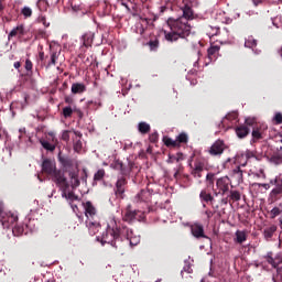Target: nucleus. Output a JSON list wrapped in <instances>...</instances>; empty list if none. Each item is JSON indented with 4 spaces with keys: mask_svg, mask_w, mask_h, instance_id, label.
Instances as JSON below:
<instances>
[{
    "mask_svg": "<svg viewBox=\"0 0 282 282\" xmlns=\"http://www.w3.org/2000/svg\"><path fill=\"white\" fill-rule=\"evenodd\" d=\"M128 184V181L124 176H121L118 178L115 187V195L118 199H123L126 197V186Z\"/></svg>",
    "mask_w": 282,
    "mask_h": 282,
    "instance_id": "9",
    "label": "nucleus"
},
{
    "mask_svg": "<svg viewBox=\"0 0 282 282\" xmlns=\"http://www.w3.org/2000/svg\"><path fill=\"white\" fill-rule=\"evenodd\" d=\"M281 213L282 212H281L280 207H273L272 210L270 212L271 218L272 219L276 218L278 216L281 215Z\"/></svg>",
    "mask_w": 282,
    "mask_h": 282,
    "instance_id": "46",
    "label": "nucleus"
},
{
    "mask_svg": "<svg viewBox=\"0 0 282 282\" xmlns=\"http://www.w3.org/2000/svg\"><path fill=\"white\" fill-rule=\"evenodd\" d=\"M65 104L70 107L74 106V99L70 96H65Z\"/></svg>",
    "mask_w": 282,
    "mask_h": 282,
    "instance_id": "59",
    "label": "nucleus"
},
{
    "mask_svg": "<svg viewBox=\"0 0 282 282\" xmlns=\"http://www.w3.org/2000/svg\"><path fill=\"white\" fill-rule=\"evenodd\" d=\"M229 184H230V178L228 176H221L217 178V182H216L217 189L215 192V195L225 196L229 192Z\"/></svg>",
    "mask_w": 282,
    "mask_h": 282,
    "instance_id": "6",
    "label": "nucleus"
},
{
    "mask_svg": "<svg viewBox=\"0 0 282 282\" xmlns=\"http://www.w3.org/2000/svg\"><path fill=\"white\" fill-rule=\"evenodd\" d=\"M227 149V144L224 142V140H216L210 149L208 150V153L212 156H220L223 155L224 151Z\"/></svg>",
    "mask_w": 282,
    "mask_h": 282,
    "instance_id": "8",
    "label": "nucleus"
},
{
    "mask_svg": "<svg viewBox=\"0 0 282 282\" xmlns=\"http://www.w3.org/2000/svg\"><path fill=\"white\" fill-rule=\"evenodd\" d=\"M57 160L65 171H68L74 166V159L68 155H63L61 152L57 155Z\"/></svg>",
    "mask_w": 282,
    "mask_h": 282,
    "instance_id": "15",
    "label": "nucleus"
},
{
    "mask_svg": "<svg viewBox=\"0 0 282 282\" xmlns=\"http://www.w3.org/2000/svg\"><path fill=\"white\" fill-rule=\"evenodd\" d=\"M183 15L180 17L181 19H185L187 22L194 20V11L189 4H184L182 7Z\"/></svg>",
    "mask_w": 282,
    "mask_h": 282,
    "instance_id": "19",
    "label": "nucleus"
},
{
    "mask_svg": "<svg viewBox=\"0 0 282 282\" xmlns=\"http://www.w3.org/2000/svg\"><path fill=\"white\" fill-rule=\"evenodd\" d=\"M271 184L275 185V187L270 192V202L275 203L282 198V185L276 180L271 181Z\"/></svg>",
    "mask_w": 282,
    "mask_h": 282,
    "instance_id": "14",
    "label": "nucleus"
},
{
    "mask_svg": "<svg viewBox=\"0 0 282 282\" xmlns=\"http://www.w3.org/2000/svg\"><path fill=\"white\" fill-rule=\"evenodd\" d=\"M139 212H137L135 209L132 210L131 207H127L126 209V214L123 216V221L131 224L132 221H134L137 219V215Z\"/></svg>",
    "mask_w": 282,
    "mask_h": 282,
    "instance_id": "21",
    "label": "nucleus"
},
{
    "mask_svg": "<svg viewBox=\"0 0 282 282\" xmlns=\"http://www.w3.org/2000/svg\"><path fill=\"white\" fill-rule=\"evenodd\" d=\"M13 67L15 69H19L21 67V63L20 62H14Z\"/></svg>",
    "mask_w": 282,
    "mask_h": 282,
    "instance_id": "64",
    "label": "nucleus"
},
{
    "mask_svg": "<svg viewBox=\"0 0 282 282\" xmlns=\"http://www.w3.org/2000/svg\"><path fill=\"white\" fill-rule=\"evenodd\" d=\"M163 142L164 144L167 147V148H180L178 147V143H177V140H173L172 138L167 137V135H164L163 137Z\"/></svg>",
    "mask_w": 282,
    "mask_h": 282,
    "instance_id": "35",
    "label": "nucleus"
},
{
    "mask_svg": "<svg viewBox=\"0 0 282 282\" xmlns=\"http://www.w3.org/2000/svg\"><path fill=\"white\" fill-rule=\"evenodd\" d=\"M272 280L273 282H282V268H278V274Z\"/></svg>",
    "mask_w": 282,
    "mask_h": 282,
    "instance_id": "49",
    "label": "nucleus"
},
{
    "mask_svg": "<svg viewBox=\"0 0 282 282\" xmlns=\"http://www.w3.org/2000/svg\"><path fill=\"white\" fill-rule=\"evenodd\" d=\"M272 161H273L275 164H281V163H282V155H281V154H278V155L272 156Z\"/></svg>",
    "mask_w": 282,
    "mask_h": 282,
    "instance_id": "53",
    "label": "nucleus"
},
{
    "mask_svg": "<svg viewBox=\"0 0 282 282\" xmlns=\"http://www.w3.org/2000/svg\"><path fill=\"white\" fill-rule=\"evenodd\" d=\"M278 227L276 225H270V227H265V229H263V237L267 241H271L274 234L276 232Z\"/></svg>",
    "mask_w": 282,
    "mask_h": 282,
    "instance_id": "23",
    "label": "nucleus"
},
{
    "mask_svg": "<svg viewBox=\"0 0 282 282\" xmlns=\"http://www.w3.org/2000/svg\"><path fill=\"white\" fill-rule=\"evenodd\" d=\"M279 248L282 249V231L279 236Z\"/></svg>",
    "mask_w": 282,
    "mask_h": 282,
    "instance_id": "63",
    "label": "nucleus"
},
{
    "mask_svg": "<svg viewBox=\"0 0 282 282\" xmlns=\"http://www.w3.org/2000/svg\"><path fill=\"white\" fill-rule=\"evenodd\" d=\"M24 36L25 35V30H24V26L23 24H19L17 25L15 28L12 29V31L9 33L8 37L9 39H12V37H15V36Z\"/></svg>",
    "mask_w": 282,
    "mask_h": 282,
    "instance_id": "26",
    "label": "nucleus"
},
{
    "mask_svg": "<svg viewBox=\"0 0 282 282\" xmlns=\"http://www.w3.org/2000/svg\"><path fill=\"white\" fill-rule=\"evenodd\" d=\"M137 33H138V34H140L141 36H143V35H144L145 30H144V28H143V25H142V24L140 25V28H138Z\"/></svg>",
    "mask_w": 282,
    "mask_h": 282,
    "instance_id": "60",
    "label": "nucleus"
},
{
    "mask_svg": "<svg viewBox=\"0 0 282 282\" xmlns=\"http://www.w3.org/2000/svg\"><path fill=\"white\" fill-rule=\"evenodd\" d=\"M191 230L192 235L197 239L207 238V236H205L203 225H198L197 223H195L194 225H192Z\"/></svg>",
    "mask_w": 282,
    "mask_h": 282,
    "instance_id": "17",
    "label": "nucleus"
},
{
    "mask_svg": "<svg viewBox=\"0 0 282 282\" xmlns=\"http://www.w3.org/2000/svg\"><path fill=\"white\" fill-rule=\"evenodd\" d=\"M232 178L236 180L238 184L243 183V171L241 170L240 165L232 169Z\"/></svg>",
    "mask_w": 282,
    "mask_h": 282,
    "instance_id": "27",
    "label": "nucleus"
},
{
    "mask_svg": "<svg viewBox=\"0 0 282 282\" xmlns=\"http://www.w3.org/2000/svg\"><path fill=\"white\" fill-rule=\"evenodd\" d=\"M73 113H76L79 119H83V117H84V112L82 111V109L75 105H73V107L66 106L63 108V116L65 119L70 118Z\"/></svg>",
    "mask_w": 282,
    "mask_h": 282,
    "instance_id": "12",
    "label": "nucleus"
},
{
    "mask_svg": "<svg viewBox=\"0 0 282 282\" xmlns=\"http://www.w3.org/2000/svg\"><path fill=\"white\" fill-rule=\"evenodd\" d=\"M220 33V28L218 26H208L207 34L209 37L217 36Z\"/></svg>",
    "mask_w": 282,
    "mask_h": 282,
    "instance_id": "39",
    "label": "nucleus"
},
{
    "mask_svg": "<svg viewBox=\"0 0 282 282\" xmlns=\"http://www.w3.org/2000/svg\"><path fill=\"white\" fill-rule=\"evenodd\" d=\"M72 10H73L74 13H78V12L82 11V7H80V4L72 3Z\"/></svg>",
    "mask_w": 282,
    "mask_h": 282,
    "instance_id": "56",
    "label": "nucleus"
},
{
    "mask_svg": "<svg viewBox=\"0 0 282 282\" xmlns=\"http://www.w3.org/2000/svg\"><path fill=\"white\" fill-rule=\"evenodd\" d=\"M70 177V186L72 188H77L80 185V182L78 180V174L75 171L69 172Z\"/></svg>",
    "mask_w": 282,
    "mask_h": 282,
    "instance_id": "32",
    "label": "nucleus"
},
{
    "mask_svg": "<svg viewBox=\"0 0 282 282\" xmlns=\"http://www.w3.org/2000/svg\"><path fill=\"white\" fill-rule=\"evenodd\" d=\"M150 130H151V127H150L149 123H147L144 121L139 123V131H140V133L148 134L150 132Z\"/></svg>",
    "mask_w": 282,
    "mask_h": 282,
    "instance_id": "38",
    "label": "nucleus"
},
{
    "mask_svg": "<svg viewBox=\"0 0 282 282\" xmlns=\"http://www.w3.org/2000/svg\"><path fill=\"white\" fill-rule=\"evenodd\" d=\"M86 107H87V109L97 110L98 108L101 107V102L100 101L88 100L86 102Z\"/></svg>",
    "mask_w": 282,
    "mask_h": 282,
    "instance_id": "40",
    "label": "nucleus"
},
{
    "mask_svg": "<svg viewBox=\"0 0 282 282\" xmlns=\"http://www.w3.org/2000/svg\"><path fill=\"white\" fill-rule=\"evenodd\" d=\"M86 91V86L83 83H74L72 85V93L74 95H80Z\"/></svg>",
    "mask_w": 282,
    "mask_h": 282,
    "instance_id": "31",
    "label": "nucleus"
},
{
    "mask_svg": "<svg viewBox=\"0 0 282 282\" xmlns=\"http://www.w3.org/2000/svg\"><path fill=\"white\" fill-rule=\"evenodd\" d=\"M58 56H59V53H57L56 51H51L50 61L47 63L44 62V66L46 67V69L56 65V61L58 59Z\"/></svg>",
    "mask_w": 282,
    "mask_h": 282,
    "instance_id": "29",
    "label": "nucleus"
},
{
    "mask_svg": "<svg viewBox=\"0 0 282 282\" xmlns=\"http://www.w3.org/2000/svg\"><path fill=\"white\" fill-rule=\"evenodd\" d=\"M171 160H175L176 162L183 161V153L178 152L177 155L171 156Z\"/></svg>",
    "mask_w": 282,
    "mask_h": 282,
    "instance_id": "57",
    "label": "nucleus"
},
{
    "mask_svg": "<svg viewBox=\"0 0 282 282\" xmlns=\"http://www.w3.org/2000/svg\"><path fill=\"white\" fill-rule=\"evenodd\" d=\"M230 199L234 200V202H239L241 199L240 192H237V189H232L230 192Z\"/></svg>",
    "mask_w": 282,
    "mask_h": 282,
    "instance_id": "45",
    "label": "nucleus"
},
{
    "mask_svg": "<svg viewBox=\"0 0 282 282\" xmlns=\"http://www.w3.org/2000/svg\"><path fill=\"white\" fill-rule=\"evenodd\" d=\"M123 238L129 241L131 247L140 243V236H133L132 229H129V227L123 225L121 220L112 218L108 224L106 231H104L100 242L102 246L108 243L118 249L121 247Z\"/></svg>",
    "mask_w": 282,
    "mask_h": 282,
    "instance_id": "1",
    "label": "nucleus"
},
{
    "mask_svg": "<svg viewBox=\"0 0 282 282\" xmlns=\"http://www.w3.org/2000/svg\"><path fill=\"white\" fill-rule=\"evenodd\" d=\"M258 45V41L252 36V35H249L247 39H246V43H245V46L247 48H256Z\"/></svg>",
    "mask_w": 282,
    "mask_h": 282,
    "instance_id": "36",
    "label": "nucleus"
},
{
    "mask_svg": "<svg viewBox=\"0 0 282 282\" xmlns=\"http://www.w3.org/2000/svg\"><path fill=\"white\" fill-rule=\"evenodd\" d=\"M188 166H189V173L191 175L196 178L199 180L203 177V173L205 170V159L202 156H196L195 154H193L189 159H188Z\"/></svg>",
    "mask_w": 282,
    "mask_h": 282,
    "instance_id": "4",
    "label": "nucleus"
},
{
    "mask_svg": "<svg viewBox=\"0 0 282 282\" xmlns=\"http://www.w3.org/2000/svg\"><path fill=\"white\" fill-rule=\"evenodd\" d=\"M61 192H62V197L65 199H69L72 202L77 200L78 196L74 194V192H68L69 191V183L67 181V177H64V181L62 182V185H56Z\"/></svg>",
    "mask_w": 282,
    "mask_h": 282,
    "instance_id": "7",
    "label": "nucleus"
},
{
    "mask_svg": "<svg viewBox=\"0 0 282 282\" xmlns=\"http://www.w3.org/2000/svg\"><path fill=\"white\" fill-rule=\"evenodd\" d=\"M167 25L171 31H164L165 40L170 43L181 42L183 46L187 44V36L191 34L192 26L185 18H169Z\"/></svg>",
    "mask_w": 282,
    "mask_h": 282,
    "instance_id": "2",
    "label": "nucleus"
},
{
    "mask_svg": "<svg viewBox=\"0 0 282 282\" xmlns=\"http://www.w3.org/2000/svg\"><path fill=\"white\" fill-rule=\"evenodd\" d=\"M17 221V216H13V214H4L3 205H0V223L2 224L3 228L8 229L10 227H13L12 231L14 236H19L23 232L22 227H15Z\"/></svg>",
    "mask_w": 282,
    "mask_h": 282,
    "instance_id": "5",
    "label": "nucleus"
},
{
    "mask_svg": "<svg viewBox=\"0 0 282 282\" xmlns=\"http://www.w3.org/2000/svg\"><path fill=\"white\" fill-rule=\"evenodd\" d=\"M32 68H33L32 62L29 58H26L25 59V70L31 72Z\"/></svg>",
    "mask_w": 282,
    "mask_h": 282,
    "instance_id": "55",
    "label": "nucleus"
},
{
    "mask_svg": "<svg viewBox=\"0 0 282 282\" xmlns=\"http://www.w3.org/2000/svg\"><path fill=\"white\" fill-rule=\"evenodd\" d=\"M199 198L202 200V203H206V204H210L213 205L215 202L214 196H212L210 192H208V189H202L200 194H199Z\"/></svg>",
    "mask_w": 282,
    "mask_h": 282,
    "instance_id": "22",
    "label": "nucleus"
},
{
    "mask_svg": "<svg viewBox=\"0 0 282 282\" xmlns=\"http://www.w3.org/2000/svg\"><path fill=\"white\" fill-rule=\"evenodd\" d=\"M225 119L229 120V121H234V120H237L238 119V112L237 111H232V112H229Z\"/></svg>",
    "mask_w": 282,
    "mask_h": 282,
    "instance_id": "48",
    "label": "nucleus"
},
{
    "mask_svg": "<svg viewBox=\"0 0 282 282\" xmlns=\"http://www.w3.org/2000/svg\"><path fill=\"white\" fill-rule=\"evenodd\" d=\"M112 166L115 170L117 171H120L122 175H126L128 173L127 169L124 167L122 161L120 160H116L113 163H112Z\"/></svg>",
    "mask_w": 282,
    "mask_h": 282,
    "instance_id": "34",
    "label": "nucleus"
},
{
    "mask_svg": "<svg viewBox=\"0 0 282 282\" xmlns=\"http://www.w3.org/2000/svg\"><path fill=\"white\" fill-rule=\"evenodd\" d=\"M6 8L4 0H0V13L3 12Z\"/></svg>",
    "mask_w": 282,
    "mask_h": 282,
    "instance_id": "62",
    "label": "nucleus"
},
{
    "mask_svg": "<svg viewBox=\"0 0 282 282\" xmlns=\"http://www.w3.org/2000/svg\"><path fill=\"white\" fill-rule=\"evenodd\" d=\"M253 186L263 187V188H265L267 191L270 189L269 183H253Z\"/></svg>",
    "mask_w": 282,
    "mask_h": 282,
    "instance_id": "58",
    "label": "nucleus"
},
{
    "mask_svg": "<svg viewBox=\"0 0 282 282\" xmlns=\"http://www.w3.org/2000/svg\"><path fill=\"white\" fill-rule=\"evenodd\" d=\"M267 262L271 264L274 269H276V274H278V268H280L279 264L281 263V261L269 256L267 258Z\"/></svg>",
    "mask_w": 282,
    "mask_h": 282,
    "instance_id": "42",
    "label": "nucleus"
},
{
    "mask_svg": "<svg viewBox=\"0 0 282 282\" xmlns=\"http://www.w3.org/2000/svg\"><path fill=\"white\" fill-rule=\"evenodd\" d=\"M22 14H23V17H25V18H30V17L32 15V10H31L29 7H24V8L22 9Z\"/></svg>",
    "mask_w": 282,
    "mask_h": 282,
    "instance_id": "50",
    "label": "nucleus"
},
{
    "mask_svg": "<svg viewBox=\"0 0 282 282\" xmlns=\"http://www.w3.org/2000/svg\"><path fill=\"white\" fill-rule=\"evenodd\" d=\"M245 158H246V162L241 163V166H247L248 162H250L252 159L260 161V156L258 155V151H253V150H246V152L243 153Z\"/></svg>",
    "mask_w": 282,
    "mask_h": 282,
    "instance_id": "20",
    "label": "nucleus"
},
{
    "mask_svg": "<svg viewBox=\"0 0 282 282\" xmlns=\"http://www.w3.org/2000/svg\"><path fill=\"white\" fill-rule=\"evenodd\" d=\"M62 140L65 141V142L69 141V131L68 130L63 131Z\"/></svg>",
    "mask_w": 282,
    "mask_h": 282,
    "instance_id": "54",
    "label": "nucleus"
},
{
    "mask_svg": "<svg viewBox=\"0 0 282 282\" xmlns=\"http://www.w3.org/2000/svg\"><path fill=\"white\" fill-rule=\"evenodd\" d=\"M144 46H148L150 52L156 53L160 48V35L150 34L149 41L144 43Z\"/></svg>",
    "mask_w": 282,
    "mask_h": 282,
    "instance_id": "11",
    "label": "nucleus"
},
{
    "mask_svg": "<svg viewBox=\"0 0 282 282\" xmlns=\"http://www.w3.org/2000/svg\"><path fill=\"white\" fill-rule=\"evenodd\" d=\"M247 234L246 231H240V229H238V231H236V238H235V242L242 245L245 241H247Z\"/></svg>",
    "mask_w": 282,
    "mask_h": 282,
    "instance_id": "33",
    "label": "nucleus"
},
{
    "mask_svg": "<svg viewBox=\"0 0 282 282\" xmlns=\"http://www.w3.org/2000/svg\"><path fill=\"white\" fill-rule=\"evenodd\" d=\"M84 207H85V215L88 219L87 221L94 220V217L96 216L97 212H96V208L94 207L93 203H90V200H87V203H85Z\"/></svg>",
    "mask_w": 282,
    "mask_h": 282,
    "instance_id": "18",
    "label": "nucleus"
},
{
    "mask_svg": "<svg viewBox=\"0 0 282 282\" xmlns=\"http://www.w3.org/2000/svg\"><path fill=\"white\" fill-rule=\"evenodd\" d=\"M94 39H95V33L89 31V32H86L82 40H83V46L88 48V47H91V44L94 42Z\"/></svg>",
    "mask_w": 282,
    "mask_h": 282,
    "instance_id": "24",
    "label": "nucleus"
},
{
    "mask_svg": "<svg viewBox=\"0 0 282 282\" xmlns=\"http://www.w3.org/2000/svg\"><path fill=\"white\" fill-rule=\"evenodd\" d=\"M86 225L88 227L90 236H95L96 234H98L100 224L97 223V220H86Z\"/></svg>",
    "mask_w": 282,
    "mask_h": 282,
    "instance_id": "25",
    "label": "nucleus"
},
{
    "mask_svg": "<svg viewBox=\"0 0 282 282\" xmlns=\"http://www.w3.org/2000/svg\"><path fill=\"white\" fill-rule=\"evenodd\" d=\"M82 149H83V142L80 141V139H78L74 142V151L79 153Z\"/></svg>",
    "mask_w": 282,
    "mask_h": 282,
    "instance_id": "47",
    "label": "nucleus"
},
{
    "mask_svg": "<svg viewBox=\"0 0 282 282\" xmlns=\"http://www.w3.org/2000/svg\"><path fill=\"white\" fill-rule=\"evenodd\" d=\"M153 189H141L135 196V199L140 203H150L152 199Z\"/></svg>",
    "mask_w": 282,
    "mask_h": 282,
    "instance_id": "16",
    "label": "nucleus"
},
{
    "mask_svg": "<svg viewBox=\"0 0 282 282\" xmlns=\"http://www.w3.org/2000/svg\"><path fill=\"white\" fill-rule=\"evenodd\" d=\"M268 130V124L267 123H259L256 124L253 130H252V137L254 141H259L265 138V132Z\"/></svg>",
    "mask_w": 282,
    "mask_h": 282,
    "instance_id": "10",
    "label": "nucleus"
},
{
    "mask_svg": "<svg viewBox=\"0 0 282 282\" xmlns=\"http://www.w3.org/2000/svg\"><path fill=\"white\" fill-rule=\"evenodd\" d=\"M206 182H207V186L208 187H214V184H215V173H207L206 175Z\"/></svg>",
    "mask_w": 282,
    "mask_h": 282,
    "instance_id": "43",
    "label": "nucleus"
},
{
    "mask_svg": "<svg viewBox=\"0 0 282 282\" xmlns=\"http://www.w3.org/2000/svg\"><path fill=\"white\" fill-rule=\"evenodd\" d=\"M250 133V129L246 124L236 127V134L239 139H245Z\"/></svg>",
    "mask_w": 282,
    "mask_h": 282,
    "instance_id": "28",
    "label": "nucleus"
},
{
    "mask_svg": "<svg viewBox=\"0 0 282 282\" xmlns=\"http://www.w3.org/2000/svg\"><path fill=\"white\" fill-rule=\"evenodd\" d=\"M106 171L105 169H99L95 175H94V181L95 182H100L105 177Z\"/></svg>",
    "mask_w": 282,
    "mask_h": 282,
    "instance_id": "41",
    "label": "nucleus"
},
{
    "mask_svg": "<svg viewBox=\"0 0 282 282\" xmlns=\"http://www.w3.org/2000/svg\"><path fill=\"white\" fill-rule=\"evenodd\" d=\"M48 137H51V142L47 140H41L40 143L42 144L43 149L48 151V152H54V150L56 149V145L58 143V140L56 139V137L54 135L53 132H48Z\"/></svg>",
    "mask_w": 282,
    "mask_h": 282,
    "instance_id": "13",
    "label": "nucleus"
},
{
    "mask_svg": "<svg viewBox=\"0 0 282 282\" xmlns=\"http://www.w3.org/2000/svg\"><path fill=\"white\" fill-rule=\"evenodd\" d=\"M42 171L43 173L47 174L51 176V180L56 184V185H62L64 181L65 173L62 170L56 169V163L52 161L51 159H44L42 162Z\"/></svg>",
    "mask_w": 282,
    "mask_h": 282,
    "instance_id": "3",
    "label": "nucleus"
},
{
    "mask_svg": "<svg viewBox=\"0 0 282 282\" xmlns=\"http://www.w3.org/2000/svg\"><path fill=\"white\" fill-rule=\"evenodd\" d=\"M219 51H220V46L219 45H212L209 48H208V58L213 62V61H216L218 54H219Z\"/></svg>",
    "mask_w": 282,
    "mask_h": 282,
    "instance_id": "30",
    "label": "nucleus"
},
{
    "mask_svg": "<svg viewBox=\"0 0 282 282\" xmlns=\"http://www.w3.org/2000/svg\"><path fill=\"white\" fill-rule=\"evenodd\" d=\"M39 59H40L43 64L45 63V54H44L43 51L39 53Z\"/></svg>",
    "mask_w": 282,
    "mask_h": 282,
    "instance_id": "61",
    "label": "nucleus"
},
{
    "mask_svg": "<svg viewBox=\"0 0 282 282\" xmlns=\"http://www.w3.org/2000/svg\"><path fill=\"white\" fill-rule=\"evenodd\" d=\"M246 127H256V126H259L260 123L257 122V118L256 117H248L246 119Z\"/></svg>",
    "mask_w": 282,
    "mask_h": 282,
    "instance_id": "44",
    "label": "nucleus"
},
{
    "mask_svg": "<svg viewBox=\"0 0 282 282\" xmlns=\"http://www.w3.org/2000/svg\"><path fill=\"white\" fill-rule=\"evenodd\" d=\"M176 142L178 148L181 147V144H186L188 142V135L186 132H181L177 137H176Z\"/></svg>",
    "mask_w": 282,
    "mask_h": 282,
    "instance_id": "37",
    "label": "nucleus"
},
{
    "mask_svg": "<svg viewBox=\"0 0 282 282\" xmlns=\"http://www.w3.org/2000/svg\"><path fill=\"white\" fill-rule=\"evenodd\" d=\"M274 120L276 124H282V112H276Z\"/></svg>",
    "mask_w": 282,
    "mask_h": 282,
    "instance_id": "52",
    "label": "nucleus"
},
{
    "mask_svg": "<svg viewBox=\"0 0 282 282\" xmlns=\"http://www.w3.org/2000/svg\"><path fill=\"white\" fill-rule=\"evenodd\" d=\"M149 140L151 143H156L159 140V133L158 132L151 133Z\"/></svg>",
    "mask_w": 282,
    "mask_h": 282,
    "instance_id": "51",
    "label": "nucleus"
}]
</instances>
